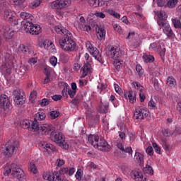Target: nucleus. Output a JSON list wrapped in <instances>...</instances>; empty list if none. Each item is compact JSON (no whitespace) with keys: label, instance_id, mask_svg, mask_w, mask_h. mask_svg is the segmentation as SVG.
I'll return each mask as SVG.
<instances>
[{"label":"nucleus","instance_id":"obj_1","mask_svg":"<svg viewBox=\"0 0 181 181\" xmlns=\"http://www.w3.org/2000/svg\"><path fill=\"white\" fill-rule=\"evenodd\" d=\"M54 30L57 33L65 36L64 38H62L59 40V45L62 49L66 52H74V50H75L76 44L74 40L69 37V35H71V33L61 25H56L54 27Z\"/></svg>","mask_w":181,"mask_h":181},{"label":"nucleus","instance_id":"obj_2","mask_svg":"<svg viewBox=\"0 0 181 181\" xmlns=\"http://www.w3.org/2000/svg\"><path fill=\"white\" fill-rule=\"evenodd\" d=\"M10 173L19 181H23L26 179L24 171L16 163L6 164L5 165L4 175L7 176Z\"/></svg>","mask_w":181,"mask_h":181},{"label":"nucleus","instance_id":"obj_3","mask_svg":"<svg viewBox=\"0 0 181 181\" xmlns=\"http://www.w3.org/2000/svg\"><path fill=\"white\" fill-rule=\"evenodd\" d=\"M15 63L16 60L14 59L13 56L8 53L5 54L4 60L1 66L0 67L1 74L4 76L10 75L11 73V69L15 67Z\"/></svg>","mask_w":181,"mask_h":181},{"label":"nucleus","instance_id":"obj_4","mask_svg":"<svg viewBox=\"0 0 181 181\" xmlns=\"http://www.w3.org/2000/svg\"><path fill=\"white\" fill-rule=\"evenodd\" d=\"M88 141L99 151H109L110 146L104 139H100L98 135H90Z\"/></svg>","mask_w":181,"mask_h":181},{"label":"nucleus","instance_id":"obj_5","mask_svg":"<svg viewBox=\"0 0 181 181\" xmlns=\"http://www.w3.org/2000/svg\"><path fill=\"white\" fill-rule=\"evenodd\" d=\"M12 105L8 96L0 95V112L2 115L7 116L11 113Z\"/></svg>","mask_w":181,"mask_h":181},{"label":"nucleus","instance_id":"obj_6","mask_svg":"<svg viewBox=\"0 0 181 181\" xmlns=\"http://www.w3.org/2000/svg\"><path fill=\"white\" fill-rule=\"evenodd\" d=\"M51 139L66 151L71 147L69 142L65 141L64 135L61 132H56L54 136H51Z\"/></svg>","mask_w":181,"mask_h":181},{"label":"nucleus","instance_id":"obj_7","mask_svg":"<svg viewBox=\"0 0 181 181\" xmlns=\"http://www.w3.org/2000/svg\"><path fill=\"white\" fill-rule=\"evenodd\" d=\"M18 149L17 142L9 141L5 144V149L3 150V153L6 158H11L13 155H16Z\"/></svg>","mask_w":181,"mask_h":181},{"label":"nucleus","instance_id":"obj_8","mask_svg":"<svg viewBox=\"0 0 181 181\" xmlns=\"http://www.w3.org/2000/svg\"><path fill=\"white\" fill-rule=\"evenodd\" d=\"M38 46L41 49H45V50H47L49 53H51L52 54L57 53V49L54 43H53V41L47 39L43 41H39Z\"/></svg>","mask_w":181,"mask_h":181},{"label":"nucleus","instance_id":"obj_9","mask_svg":"<svg viewBox=\"0 0 181 181\" xmlns=\"http://www.w3.org/2000/svg\"><path fill=\"white\" fill-rule=\"evenodd\" d=\"M23 24L24 25L23 30L28 33L32 35H38L42 32V28L39 25L33 24V23H25L23 22Z\"/></svg>","mask_w":181,"mask_h":181},{"label":"nucleus","instance_id":"obj_10","mask_svg":"<svg viewBox=\"0 0 181 181\" xmlns=\"http://www.w3.org/2000/svg\"><path fill=\"white\" fill-rule=\"evenodd\" d=\"M109 52L110 57L112 60L121 59L125 55V52L122 51L117 46H111Z\"/></svg>","mask_w":181,"mask_h":181},{"label":"nucleus","instance_id":"obj_11","mask_svg":"<svg viewBox=\"0 0 181 181\" xmlns=\"http://www.w3.org/2000/svg\"><path fill=\"white\" fill-rule=\"evenodd\" d=\"M4 18L9 21L13 25H18L19 24V19L16 18V13L11 10H6L4 13Z\"/></svg>","mask_w":181,"mask_h":181},{"label":"nucleus","instance_id":"obj_12","mask_svg":"<svg viewBox=\"0 0 181 181\" xmlns=\"http://www.w3.org/2000/svg\"><path fill=\"white\" fill-rule=\"evenodd\" d=\"M71 4L70 0H56L50 4V7L52 9L61 10L68 8Z\"/></svg>","mask_w":181,"mask_h":181},{"label":"nucleus","instance_id":"obj_13","mask_svg":"<svg viewBox=\"0 0 181 181\" xmlns=\"http://www.w3.org/2000/svg\"><path fill=\"white\" fill-rule=\"evenodd\" d=\"M86 49L89 53L99 62H102V57L96 47H95L90 41L86 44Z\"/></svg>","mask_w":181,"mask_h":181},{"label":"nucleus","instance_id":"obj_14","mask_svg":"<svg viewBox=\"0 0 181 181\" xmlns=\"http://www.w3.org/2000/svg\"><path fill=\"white\" fill-rule=\"evenodd\" d=\"M150 116V112L146 108H141L140 107H137L134 112V119H144V118Z\"/></svg>","mask_w":181,"mask_h":181},{"label":"nucleus","instance_id":"obj_15","mask_svg":"<svg viewBox=\"0 0 181 181\" xmlns=\"http://www.w3.org/2000/svg\"><path fill=\"white\" fill-rule=\"evenodd\" d=\"M132 88L138 90L139 91V100L141 103H143L146 99V96L145 95V88L141 86V84L137 81H134L132 83Z\"/></svg>","mask_w":181,"mask_h":181},{"label":"nucleus","instance_id":"obj_16","mask_svg":"<svg viewBox=\"0 0 181 181\" xmlns=\"http://www.w3.org/2000/svg\"><path fill=\"white\" fill-rule=\"evenodd\" d=\"M43 179L47 181H61L59 173L57 171H54L52 174L50 172L45 173Z\"/></svg>","mask_w":181,"mask_h":181},{"label":"nucleus","instance_id":"obj_17","mask_svg":"<svg viewBox=\"0 0 181 181\" xmlns=\"http://www.w3.org/2000/svg\"><path fill=\"white\" fill-rule=\"evenodd\" d=\"M54 132V127L50 124H44L40 126V133L49 135Z\"/></svg>","mask_w":181,"mask_h":181},{"label":"nucleus","instance_id":"obj_18","mask_svg":"<svg viewBox=\"0 0 181 181\" xmlns=\"http://www.w3.org/2000/svg\"><path fill=\"white\" fill-rule=\"evenodd\" d=\"M112 0H88V4L91 6L98 7V6H111V1Z\"/></svg>","mask_w":181,"mask_h":181},{"label":"nucleus","instance_id":"obj_19","mask_svg":"<svg viewBox=\"0 0 181 181\" xmlns=\"http://www.w3.org/2000/svg\"><path fill=\"white\" fill-rule=\"evenodd\" d=\"M130 176L134 181L146 180V178L144 177L143 173L139 170H133L130 173Z\"/></svg>","mask_w":181,"mask_h":181},{"label":"nucleus","instance_id":"obj_20","mask_svg":"<svg viewBox=\"0 0 181 181\" xmlns=\"http://www.w3.org/2000/svg\"><path fill=\"white\" fill-rule=\"evenodd\" d=\"M20 17L23 21H21L20 19H18L19 20L18 23H21V25L23 27V28H25L23 22L25 23H32L31 21L33 19V16L27 12H21L20 13Z\"/></svg>","mask_w":181,"mask_h":181},{"label":"nucleus","instance_id":"obj_21","mask_svg":"<svg viewBox=\"0 0 181 181\" xmlns=\"http://www.w3.org/2000/svg\"><path fill=\"white\" fill-rule=\"evenodd\" d=\"M76 28L88 33H89L92 28L89 25L86 23V20L83 16L80 17L79 23L76 24Z\"/></svg>","mask_w":181,"mask_h":181},{"label":"nucleus","instance_id":"obj_22","mask_svg":"<svg viewBox=\"0 0 181 181\" xmlns=\"http://www.w3.org/2000/svg\"><path fill=\"white\" fill-rule=\"evenodd\" d=\"M124 96L130 103H134L136 102V92L135 90H129L124 92Z\"/></svg>","mask_w":181,"mask_h":181},{"label":"nucleus","instance_id":"obj_23","mask_svg":"<svg viewBox=\"0 0 181 181\" xmlns=\"http://www.w3.org/2000/svg\"><path fill=\"white\" fill-rule=\"evenodd\" d=\"M14 98L13 101L14 103L17 105H22L25 102V98L21 95V93L18 91L13 92Z\"/></svg>","mask_w":181,"mask_h":181},{"label":"nucleus","instance_id":"obj_24","mask_svg":"<svg viewBox=\"0 0 181 181\" xmlns=\"http://www.w3.org/2000/svg\"><path fill=\"white\" fill-rule=\"evenodd\" d=\"M158 24L160 26H162L163 30L167 36L170 37V36L173 35V31H172V30H171V28H170V25L168 23H164L162 21H158Z\"/></svg>","mask_w":181,"mask_h":181},{"label":"nucleus","instance_id":"obj_25","mask_svg":"<svg viewBox=\"0 0 181 181\" xmlns=\"http://www.w3.org/2000/svg\"><path fill=\"white\" fill-rule=\"evenodd\" d=\"M14 35V30L11 26H6L3 28V36L5 39L10 40Z\"/></svg>","mask_w":181,"mask_h":181},{"label":"nucleus","instance_id":"obj_26","mask_svg":"<svg viewBox=\"0 0 181 181\" xmlns=\"http://www.w3.org/2000/svg\"><path fill=\"white\" fill-rule=\"evenodd\" d=\"M40 147L42 148H45L48 153H50V152H54L55 151V147L53 146V144H48L46 141H42L40 144Z\"/></svg>","mask_w":181,"mask_h":181},{"label":"nucleus","instance_id":"obj_27","mask_svg":"<svg viewBox=\"0 0 181 181\" xmlns=\"http://www.w3.org/2000/svg\"><path fill=\"white\" fill-rule=\"evenodd\" d=\"M149 50L152 52H157L160 53V56H163L165 52V49L163 48L162 51H160V45H158L156 42H153L149 46Z\"/></svg>","mask_w":181,"mask_h":181},{"label":"nucleus","instance_id":"obj_28","mask_svg":"<svg viewBox=\"0 0 181 181\" xmlns=\"http://www.w3.org/2000/svg\"><path fill=\"white\" fill-rule=\"evenodd\" d=\"M134 160L136 163L139 164V165H143L144 164V156L141 153L136 152Z\"/></svg>","mask_w":181,"mask_h":181},{"label":"nucleus","instance_id":"obj_29","mask_svg":"<svg viewBox=\"0 0 181 181\" xmlns=\"http://www.w3.org/2000/svg\"><path fill=\"white\" fill-rule=\"evenodd\" d=\"M17 54H23L25 55L29 54V48L25 45L21 44L18 46V48L16 49Z\"/></svg>","mask_w":181,"mask_h":181},{"label":"nucleus","instance_id":"obj_30","mask_svg":"<svg viewBox=\"0 0 181 181\" xmlns=\"http://www.w3.org/2000/svg\"><path fill=\"white\" fill-rule=\"evenodd\" d=\"M98 39L102 40L105 39L106 30L103 27H99L96 29Z\"/></svg>","mask_w":181,"mask_h":181},{"label":"nucleus","instance_id":"obj_31","mask_svg":"<svg viewBox=\"0 0 181 181\" xmlns=\"http://www.w3.org/2000/svg\"><path fill=\"white\" fill-rule=\"evenodd\" d=\"M117 147L120 149L122 152H125L126 153H129V155H131V156H132L133 150L132 147L124 148L123 144L121 143H117Z\"/></svg>","mask_w":181,"mask_h":181},{"label":"nucleus","instance_id":"obj_32","mask_svg":"<svg viewBox=\"0 0 181 181\" xmlns=\"http://www.w3.org/2000/svg\"><path fill=\"white\" fill-rule=\"evenodd\" d=\"M91 65L90 64L86 62L85 63L83 68V77L86 76L88 74L91 72Z\"/></svg>","mask_w":181,"mask_h":181},{"label":"nucleus","instance_id":"obj_33","mask_svg":"<svg viewBox=\"0 0 181 181\" xmlns=\"http://www.w3.org/2000/svg\"><path fill=\"white\" fill-rule=\"evenodd\" d=\"M113 65L117 71H119L120 69L124 66V61L121 59H115L113 62Z\"/></svg>","mask_w":181,"mask_h":181},{"label":"nucleus","instance_id":"obj_34","mask_svg":"<svg viewBox=\"0 0 181 181\" xmlns=\"http://www.w3.org/2000/svg\"><path fill=\"white\" fill-rule=\"evenodd\" d=\"M32 124V121L29 119H23L20 122V126L24 129H28L30 128Z\"/></svg>","mask_w":181,"mask_h":181},{"label":"nucleus","instance_id":"obj_35","mask_svg":"<svg viewBox=\"0 0 181 181\" xmlns=\"http://www.w3.org/2000/svg\"><path fill=\"white\" fill-rule=\"evenodd\" d=\"M177 9L181 13V4L177 8ZM172 22L176 28H181V15L180 20L173 19Z\"/></svg>","mask_w":181,"mask_h":181},{"label":"nucleus","instance_id":"obj_36","mask_svg":"<svg viewBox=\"0 0 181 181\" xmlns=\"http://www.w3.org/2000/svg\"><path fill=\"white\" fill-rule=\"evenodd\" d=\"M27 70H28L27 66L22 64H20L19 66L17 69L18 74L21 76H23L25 74Z\"/></svg>","mask_w":181,"mask_h":181},{"label":"nucleus","instance_id":"obj_37","mask_svg":"<svg viewBox=\"0 0 181 181\" xmlns=\"http://www.w3.org/2000/svg\"><path fill=\"white\" fill-rule=\"evenodd\" d=\"M77 86L76 83H72L71 88L69 89L68 94L71 98H73L74 96L76 95V93Z\"/></svg>","mask_w":181,"mask_h":181},{"label":"nucleus","instance_id":"obj_38","mask_svg":"<svg viewBox=\"0 0 181 181\" xmlns=\"http://www.w3.org/2000/svg\"><path fill=\"white\" fill-rule=\"evenodd\" d=\"M143 171L146 175L153 176V168H152V166L150 165H146V167L144 168Z\"/></svg>","mask_w":181,"mask_h":181},{"label":"nucleus","instance_id":"obj_39","mask_svg":"<svg viewBox=\"0 0 181 181\" xmlns=\"http://www.w3.org/2000/svg\"><path fill=\"white\" fill-rule=\"evenodd\" d=\"M143 60L145 63H152L155 62V57L151 54H146L143 55Z\"/></svg>","mask_w":181,"mask_h":181},{"label":"nucleus","instance_id":"obj_40","mask_svg":"<svg viewBox=\"0 0 181 181\" xmlns=\"http://www.w3.org/2000/svg\"><path fill=\"white\" fill-rule=\"evenodd\" d=\"M31 127H32V129H33L34 132L40 133L41 127L39 126V122H37V119H35V120L32 122V124H31Z\"/></svg>","mask_w":181,"mask_h":181},{"label":"nucleus","instance_id":"obj_41","mask_svg":"<svg viewBox=\"0 0 181 181\" xmlns=\"http://www.w3.org/2000/svg\"><path fill=\"white\" fill-rule=\"evenodd\" d=\"M167 85L171 88H175L177 85L175 79L172 76H168L167 79Z\"/></svg>","mask_w":181,"mask_h":181},{"label":"nucleus","instance_id":"obj_42","mask_svg":"<svg viewBox=\"0 0 181 181\" xmlns=\"http://www.w3.org/2000/svg\"><path fill=\"white\" fill-rule=\"evenodd\" d=\"M178 4V0H167L166 6L169 8H174Z\"/></svg>","mask_w":181,"mask_h":181},{"label":"nucleus","instance_id":"obj_43","mask_svg":"<svg viewBox=\"0 0 181 181\" xmlns=\"http://www.w3.org/2000/svg\"><path fill=\"white\" fill-rule=\"evenodd\" d=\"M42 3V0H34L30 4L29 8L32 9H35L37 7L40 6Z\"/></svg>","mask_w":181,"mask_h":181},{"label":"nucleus","instance_id":"obj_44","mask_svg":"<svg viewBox=\"0 0 181 181\" xmlns=\"http://www.w3.org/2000/svg\"><path fill=\"white\" fill-rule=\"evenodd\" d=\"M29 169L30 171L34 175L37 174L38 172L37 166L35 165V163L33 161L30 163Z\"/></svg>","mask_w":181,"mask_h":181},{"label":"nucleus","instance_id":"obj_45","mask_svg":"<svg viewBox=\"0 0 181 181\" xmlns=\"http://www.w3.org/2000/svg\"><path fill=\"white\" fill-rule=\"evenodd\" d=\"M106 12H107L108 14H110V16H112L115 18L119 19L121 18V15L115 12L113 9H107L106 10Z\"/></svg>","mask_w":181,"mask_h":181},{"label":"nucleus","instance_id":"obj_46","mask_svg":"<svg viewBox=\"0 0 181 181\" xmlns=\"http://www.w3.org/2000/svg\"><path fill=\"white\" fill-rule=\"evenodd\" d=\"M108 103L106 102L105 103H102L100 106H99V112L100 113H105L107 111Z\"/></svg>","mask_w":181,"mask_h":181},{"label":"nucleus","instance_id":"obj_47","mask_svg":"<svg viewBox=\"0 0 181 181\" xmlns=\"http://www.w3.org/2000/svg\"><path fill=\"white\" fill-rule=\"evenodd\" d=\"M59 115H60V113H59V110H56L51 111L49 112V117L50 119H54L57 118L59 116Z\"/></svg>","mask_w":181,"mask_h":181},{"label":"nucleus","instance_id":"obj_48","mask_svg":"<svg viewBox=\"0 0 181 181\" xmlns=\"http://www.w3.org/2000/svg\"><path fill=\"white\" fill-rule=\"evenodd\" d=\"M45 119H46V114L45 112H37L35 114V119L41 121Z\"/></svg>","mask_w":181,"mask_h":181},{"label":"nucleus","instance_id":"obj_49","mask_svg":"<svg viewBox=\"0 0 181 181\" xmlns=\"http://www.w3.org/2000/svg\"><path fill=\"white\" fill-rule=\"evenodd\" d=\"M156 13L157 14L158 18H160L161 21L166 20L167 16L164 11H157Z\"/></svg>","mask_w":181,"mask_h":181},{"label":"nucleus","instance_id":"obj_50","mask_svg":"<svg viewBox=\"0 0 181 181\" xmlns=\"http://www.w3.org/2000/svg\"><path fill=\"white\" fill-rule=\"evenodd\" d=\"M148 106L149 109L151 110H156L158 109V107L156 106V103L154 102V100H149L148 103Z\"/></svg>","mask_w":181,"mask_h":181},{"label":"nucleus","instance_id":"obj_51","mask_svg":"<svg viewBox=\"0 0 181 181\" xmlns=\"http://www.w3.org/2000/svg\"><path fill=\"white\" fill-rule=\"evenodd\" d=\"M49 63L53 67H55L57 64V58L54 56L51 57L49 58Z\"/></svg>","mask_w":181,"mask_h":181},{"label":"nucleus","instance_id":"obj_52","mask_svg":"<svg viewBox=\"0 0 181 181\" xmlns=\"http://www.w3.org/2000/svg\"><path fill=\"white\" fill-rule=\"evenodd\" d=\"M37 91L36 90H33L30 93V95L29 96V100L31 103H34L36 97H37Z\"/></svg>","mask_w":181,"mask_h":181},{"label":"nucleus","instance_id":"obj_53","mask_svg":"<svg viewBox=\"0 0 181 181\" xmlns=\"http://www.w3.org/2000/svg\"><path fill=\"white\" fill-rule=\"evenodd\" d=\"M113 86H114L115 91L117 94L121 95L122 93V89L117 83H114Z\"/></svg>","mask_w":181,"mask_h":181},{"label":"nucleus","instance_id":"obj_54","mask_svg":"<svg viewBox=\"0 0 181 181\" xmlns=\"http://www.w3.org/2000/svg\"><path fill=\"white\" fill-rule=\"evenodd\" d=\"M115 100V96H114V95H111V96L109 98V100L112 102L115 107H117L119 105V103L117 100Z\"/></svg>","mask_w":181,"mask_h":181},{"label":"nucleus","instance_id":"obj_55","mask_svg":"<svg viewBox=\"0 0 181 181\" xmlns=\"http://www.w3.org/2000/svg\"><path fill=\"white\" fill-rule=\"evenodd\" d=\"M83 172L82 171L81 169H78L76 173V180H81V177H83Z\"/></svg>","mask_w":181,"mask_h":181},{"label":"nucleus","instance_id":"obj_56","mask_svg":"<svg viewBox=\"0 0 181 181\" xmlns=\"http://www.w3.org/2000/svg\"><path fill=\"white\" fill-rule=\"evenodd\" d=\"M24 1L25 0H9L11 4L16 6L22 4Z\"/></svg>","mask_w":181,"mask_h":181},{"label":"nucleus","instance_id":"obj_57","mask_svg":"<svg viewBox=\"0 0 181 181\" xmlns=\"http://www.w3.org/2000/svg\"><path fill=\"white\" fill-rule=\"evenodd\" d=\"M113 28L115 31L118 32L120 34H123L122 29L121 26L119 25L118 24H114Z\"/></svg>","mask_w":181,"mask_h":181},{"label":"nucleus","instance_id":"obj_58","mask_svg":"<svg viewBox=\"0 0 181 181\" xmlns=\"http://www.w3.org/2000/svg\"><path fill=\"white\" fill-rule=\"evenodd\" d=\"M38 59L37 57H32L28 60V64L30 65H35L37 63Z\"/></svg>","mask_w":181,"mask_h":181},{"label":"nucleus","instance_id":"obj_59","mask_svg":"<svg viewBox=\"0 0 181 181\" xmlns=\"http://www.w3.org/2000/svg\"><path fill=\"white\" fill-rule=\"evenodd\" d=\"M136 71H137V73L139 76L143 75V73H144L143 69H142V66L140 64H137L136 66Z\"/></svg>","mask_w":181,"mask_h":181},{"label":"nucleus","instance_id":"obj_60","mask_svg":"<svg viewBox=\"0 0 181 181\" xmlns=\"http://www.w3.org/2000/svg\"><path fill=\"white\" fill-rule=\"evenodd\" d=\"M65 164V161L64 160L59 159L58 158L56 161V166L57 167H62V165H64Z\"/></svg>","mask_w":181,"mask_h":181},{"label":"nucleus","instance_id":"obj_61","mask_svg":"<svg viewBox=\"0 0 181 181\" xmlns=\"http://www.w3.org/2000/svg\"><path fill=\"white\" fill-rule=\"evenodd\" d=\"M52 71V68L50 66H45L44 68V74L47 76H50V71Z\"/></svg>","mask_w":181,"mask_h":181},{"label":"nucleus","instance_id":"obj_62","mask_svg":"<svg viewBox=\"0 0 181 181\" xmlns=\"http://www.w3.org/2000/svg\"><path fill=\"white\" fill-rule=\"evenodd\" d=\"M152 146L156 151V153H160V147L158 145L157 143H153Z\"/></svg>","mask_w":181,"mask_h":181},{"label":"nucleus","instance_id":"obj_63","mask_svg":"<svg viewBox=\"0 0 181 181\" xmlns=\"http://www.w3.org/2000/svg\"><path fill=\"white\" fill-rule=\"evenodd\" d=\"M40 105L42 107H45L49 105V99H42L41 102H40Z\"/></svg>","mask_w":181,"mask_h":181},{"label":"nucleus","instance_id":"obj_64","mask_svg":"<svg viewBox=\"0 0 181 181\" xmlns=\"http://www.w3.org/2000/svg\"><path fill=\"white\" fill-rule=\"evenodd\" d=\"M95 16L100 18H105L106 17L105 13H103V12H98V11L95 12Z\"/></svg>","mask_w":181,"mask_h":181}]
</instances>
